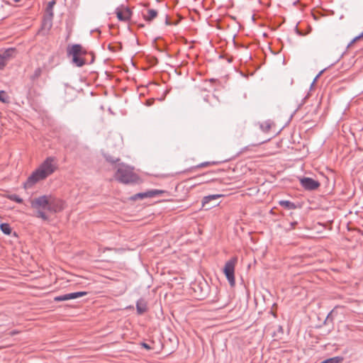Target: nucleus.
<instances>
[{
  "label": "nucleus",
  "mask_w": 363,
  "mask_h": 363,
  "mask_svg": "<svg viewBox=\"0 0 363 363\" xmlns=\"http://www.w3.org/2000/svg\"><path fill=\"white\" fill-rule=\"evenodd\" d=\"M325 71V69H323L321 70L317 75L316 77L314 78L312 84H311V86H313L315 84V82L317 81V79L320 77V75L323 73V72Z\"/></svg>",
  "instance_id": "393cba45"
},
{
  "label": "nucleus",
  "mask_w": 363,
  "mask_h": 363,
  "mask_svg": "<svg viewBox=\"0 0 363 363\" xmlns=\"http://www.w3.org/2000/svg\"><path fill=\"white\" fill-rule=\"evenodd\" d=\"M15 54V49L9 48L0 54V69H3L7 62L11 59Z\"/></svg>",
  "instance_id": "6e6552de"
},
{
  "label": "nucleus",
  "mask_w": 363,
  "mask_h": 363,
  "mask_svg": "<svg viewBox=\"0 0 363 363\" xmlns=\"http://www.w3.org/2000/svg\"><path fill=\"white\" fill-rule=\"evenodd\" d=\"M278 331L280 333H283V328L282 326L279 325L278 328Z\"/></svg>",
  "instance_id": "c756f323"
},
{
  "label": "nucleus",
  "mask_w": 363,
  "mask_h": 363,
  "mask_svg": "<svg viewBox=\"0 0 363 363\" xmlns=\"http://www.w3.org/2000/svg\"><path fill=\"white\" fill-rule=\"evenodd\" d=\"M117 17L120 21H126L130 18L129 11L127 10L125 11H118L116 12Z\"/></svg>",
  "instance_id": "4468645a"
},
{
  "label": "nucleus",
  "mask_w": 363,
  "mask_h": 363,
  "mask_svg": "<svg viewBox=\"0 0 363 363\" xmlns=\"http://www.w3.org/2000/svg\"><path fill=\"white\" fill-rule=\"evenodd\" d=\"M279 204L288 210L296 209L297 207L294 203L287 200H281L279 201Z\"/></svg>",
  "instance_id": "9b49d317"
},
{
  "label": "nucleus",
  "mask_w": 363,
  "mask_h": 363,
  "mask_svg": "<svg viewBox=\"0 0 363 363\" xmlns=\"http://www.w3.org/2000/svg\"><path fill=\"white\" fill-rule=\"evenodd\" d=\"M223 195L221 194H212L204 196L202 200L203 206H205L207 203H208L210 201L213 200H216L220 198Z\"/></svg>",
  "instance_id": "f8f14e48"
},
{
  "label": "nucleus",
  "mask_w": 363,
  "mask_h": 363,
  "mask_svg": "<svg viewBox=\"0 0 363 363\" xmlns=\"http://www.w3.org/2000/svg\"><path fill=\"white\" fill-rule=\"evenodd\" d=\"M147 302L143 298L139 299L136 303L137 313L139 315L143 314L147 311Z\"/></svg>",
  "instance_id": "9d476101"
},
{
  "label": "nucleus",
  "mask_w": 363,
  "mask_h": 363,
  "mask_svg": "<svg viewBox=\"0 0 363 363\" xmlns=\"http://www.w3.org/2000/svg\"><path fill=\"white\" fill-rule=\"evenodd\" d=\"M86 294H87V292H86V291L73 292V293H69V294H66L64 295L55 296L54 298V301L56 302L65 301H68V300H71V299L78 298L82 297Z\"/></svg>",
  "instance_id": "423d86ee"
},
{
  "label": "nucleus",
  "mask_w": 363,
  "mask_h": 363,
  "mask_svg": "<svg viewBox=\"0 0 363 363\" xmlns=\"http://www.w3.org/2000/svg\"><path fill=\"white\" fill-rule=\"evenodd\" d=\"M31 206L35 209L41 210H55L52 205V198L48 196H41L33 199L31 202Z\"/></svg>",
  "instance_id": "20e7f679"
},
{
  "label": "nucleus",
  "mask_w": 363,
  "mask_h": 363,
  "mask_svg": "<svg viewBox=\"0 0 363 363\" xmlns=\"http://www.w3.org/2000/svg\"><path fill=\"white\" fill-rule=\"evenodd\" d=\"M162 191H159V190H151V191H147L146 192H143V193H139V194H137L134 196V199H145V198H151V197H153L156 195H158L161 193Z\"/></svg>",
  "instance_id": "1a4fd4ad"
},
{
  "label": "nucleus",
  "mask_w": 363,
  "mask_h": 363,
  "mask_svg": "<svg viewBox=\"0 0 363 363\" xmlns=\"http://www.w3.org/2000/svg\"><path fill=\"white\" fill-rule=\"evenodd\" d=\"M115 178L119 182L125 184L137 183L139 180L138 176L133 172V169L123 163L118 165Z\"/></svg>",
  "instance_id": "f03ea898"
},
{
  "label": "nucleus",
  "mask_w": 363,
  "mask_h": 363,
  "mask_svg": "<svg viewBox=\"0 0 363 363\" xmlns=\"http://www.w3.org/2000/svg\"><path fill=\"white\" fill-rule=\"evenodd\" d=\"M328 363H341L343 361V357L337 356L331 358L327 359Z\"/></svg>",
  "instance_id": "412c9836"
},
{
  "label": "nucleus",
  "mask_w": 363,
  "mask_h": 363,
  "mask_svg": "<svg viewBox=\"0 0 363 363\" xmlns=\"http://www.w3.org/2000/svg\"><path fill=\"white\" fill-rule=\"evenodd\" d=\"M0 229L5 235H9L11 233V228L8 223H1L0 225Z\"/></svg>",
  "instance_id": "a211bd4d"
},
{
  "label": "nucleus",
  "mask_w": 363,
  "mask_h": 363,
  "mask_svg": "<svg viewBox=\"0 0 363 363\" xmlns=\"http://www.w3.org/2000/svg\"><path fill=\"white\" fill-rule=\"evenodd\" d=\"M57 169L56 159L53 157H48L28 178L24 184L25 188H30L38 182L45 179L52 174Z\"/></svg>",
  "instance_id": "f257e3e1"
},
{
  "label": "nucleus",
  "mask_w": 363,
  "mask_h": 363,
  "mask_svg": "<svg viewBox=\"0 0 363 363\" xmlns=\"http://www.w3.org/2000/svg\"><path fill=\"white\" fill-rule=\"evenodd\" d=\"M210 164H211V162H202V163L199 164V165H197L196 167H198V168L204 167H207Z\"/></svg>",
  "instance_id": "a878e982"
},
{
  "label": "nucleus",
  "mask_w": 363,
  "mask_h": 363,
  "mask_svg": "<svg viewBox=\"0 0 363 363\" xmlns=\"http://www.w3.org/2000/svg\"><path fill=\"white\" fill-rule=\"evenodd\" d=\"M13 1H15V2H20V1H21V0H13Z\"/></svg>",
  "instance_id": "f704fd0d"
},
{
  "label": "nucleus",
  "mask_w": 363,
  "mask_h": 363,
  "mask_svg": "<svg viewBox=\"0 0 363 363\" xmlns=\"http://www.w3.org/2000/svg\"><path fill=\"white\" fill-rule=\"evenodd\" d=\"M237 261H238L237 257H232L230 259H229L228 262H226L224 269H223V272H224L229 284H230V286L235 285V267Z\"/></svg>",
  "instance_id": "39448f33"
},
{
  "label": "nucleus",
  "mask_w": 363,
  "mask_h": 363,
  "mask_svg": "<svg viewBox=\"0 0 363 363\" xmlns=\"http://www.w3.org/2000/svg\"><path fill=\"white\" fill-rule=\"evenodd\" d=\"M260 128L265 132H267L271 128V123L269 122H265L260 125Z\"/></svg>",
  "instance_id": "b1692460"
},
{
  "label": "nucleus",
  "mask_w": 363,
  "mask_h": 363,
  "mask_svg": "<svg viewBox=\"0 0 363 363\" xmlns=\"http://www.w3.org/2000/svg\"><path fill=\"white\" fill-rule=\"evenodd\" d=\"M143 346L145 348H147V349H150V346L147 344H146V343H143Z\"/></svg>",
  "instance_id": "c85d7f7f"
},
{
  "label": "nucleus",
  "mask_w": 363,
  "mask_h": 363,
  "mask_svg": "<svg viewBox=\"0 0 363 363\" xmlns=\"http://www.w3.org/2000/svg\"><path fill=\"white\" fill-rule=\"evenodd\" d=\"M16 333V332H15V331H13V332L11 333V335H14Z\"/></svg>",
  "instance_id": "c9c22d12"
},
{
  "label": "nucleus",
  "mask_w": 363,
  "mask_h": 363,
  "mask_svg": "<svg viewBox=\"0 0 363 363\" xmlns=\"http://www.w3.org/2000/svg\"><path fill=\"white\" fill-rule=\"evenodd\" d=\"M363 37V32L358 36H357V38H361Z\"/></svg>",
  "instance_id": "7c9ffc66"
},
{
  "label": "nucleus",
  "mask_w": 363,
  "mask_h": 363,
  "mask_svg": "<svg viewBox=\"0 0 363 363\" xmlns=\"http://www.w3.org/2000/svg\"><path fill=\"white\" fill-rule=\"evenodd\" d=\"M301 186L306 190H315L319 186L320 183L312 178L303 177L300 179Z\"/></svg>",
  "instance_id": "0eeeda50"
},
{
  "label": "nucleus",
  "mask_w": 363,
  "mask_h": 363,
  "mask_svg": "<svg viewBox=\"0 0 363 363\" xmlns=\"http://www.w3.org/2000/svg\"><path fill=\"white\" fill-rule=\"evenodd\" d=\"M6 198L11 201H15L18 203H23V199H21L19 196L15 194H10L6 196Z\"/></svg>",
  "instance_id": "f3484780"
},
{
  "label": "nucleus",
  "mask_w": 363,
  "mask_h": 363,
  "mask_svg": "<svg viewBox=\"0 0 363 363\" xmlns=\"http://www.w3.org/2000/svg\"><path fill=\"white\" fill-rule=\"evenodd\" d=\"M0 101L6 103L8 102V96L4 91H0Z\"/></svg>",
  "instance_id": "5701e85b"
},
{
  "label": "nucleus",
  "mask_w": 363,
  "mask_h": 363,
  "mask_svg": "<svg viewBox=\"0 0 363 363\" xmlns=\"http://www.w3.org/2000/svg\"><path fill=\"white\" fill-rule=\"evenodd\" d=\"M86 53L81 45L75 44L67 48V55L72 57V63L77 67H82L85 60L81 57Z\"/></svg>",
  "instance_id": "7ed1b4c3"
},
{
  "label": "nucleus",
  "mask_w": 363,
  "mask_h": 363,
  "mask_svg": "<svg viewBox=\"0 0 363 363\" xmlns=\"http://www.w3.org/2000/svg\"><path fill=\"white\" fill-rule=\"evenodd\" d=\"M42 74V69L40 67H38L34 70L33 74L30 76V79L35 81L38 79Z\"/></svg>",
  "instance_id": "aec40b11"
},
{
  "label": "nucleus",
  "mask_w": 363,
  "mask_h": 363,
  "mask_svg": "<svg viewBox=\"0 0 363 363\" xmlns=\"http://www.w3.org/2000/svg\"><path fill=\"white\" fill-rule=\"evenodd\" d=\"M35 216L42 218L43 220H48V216L41 209L38 210Z\"/></svg>",
  "instance_id": "4be33fe9"
},
{
  "label": "nucleus",
  "mask_w": 363,
  "mask_h": 363,
  "mask_svg": "<svg viewBox=\"0 0 363 363\" xmlns=\"http://www.w3.org/2000/svg\"><path fill=\"white\" fill-rule=\"evenodd\" d=\"M320 363H328V359H325V360L323 361V362H320Z\"/></svg>",
  "instance_id": "72a5a7b5"
},
{
  "label": "nucleus",
  "mask_w": 363,
  "mask_h": 363,
  "mask_svg": "<svg viewBox=\"0 0 363 363\" xmlns=\"http://www.w3.org/2000/svg\"><path fill=\"white\" fill-rule=\"evenodd\" d=\"M157 15V12L156 10L154 9H149L147 11V15H145V19L147 21H151L152 19H154Z\"/></svg>",
  "instance_id": "dca6fc26"
},
{
  "label": "nucleus",
  "mask_w": 363,
  "mask_h": 363,
  "mask_svg": "<svg viewBox=\"0 0 363 363\" xmlns=\"http://www.w3.org/2000/svg\"><path fill=\"white\" fill-rule=\"evenodd\" d=\"M52 205L55 210H49L50 212H59L63 209V203L61 201H54L52 199Z\"/></svg>",
  "instance_id": "ddd939ff"
},
{
  "label": "nucleus",
  "mask_w": 363,
  "mask_h": 363,
  "mask_svg": "<svg viewBox=\"0 0 363 363\" xmlns=\"http://www.w3.org/2000/svg\"><path fill=\"white\" fill-rule=\"evenodd\" d=\"M359 38H357V37H355L353 40L352 41V43L355 42L356 40H358Z\"/></svg>",
  "instance_id": "2f4dec72"
},
{
  "label": "nucleus",
  "mask_w": 363,
  "mask_h": 363,
  "mask_svg": "<svg viewBox=\"0 0 363 363\" xmlns=\"http://www.w3.org/2000/svg\"><path fill=\"white\" fill-rule=\"evenodd\" d=\"M297 223L296 222H291L290 223V228H288V230H291L294 228L295 225H296Z\"/></svg>",
  "instance_id": "cd10ccee"
},
{
  "label": "nucleus",
  "mask_w": 363,
  "mask_h": 363,
  "mask_svg": "<svg viewBox=\"0 0 363 363\" xmlns=\"http://www.w3.org/2000/svg\"><path fill=\"white\" fill-rule=\"evenodd\" d=\"M52 17L47 16L44 18L42 27L43 29L50 30L52 25Z\"/></svg>",
  "instance_id": "2eb2a0df"
},
{
  "label": "nucleus",
  "mask_w": 363,
  "mask_h": 363,
  "mask_svg": "<svg viewBox=\"0 0 363 363\" xmlns=\"http://www.w3.org/2000/svg\"><path fill=\"white\" fill-rule=\"evenodd\" d=\"M55 4V1H50L46 8L48 16L53 17V6Z\"/></svg>",
  "instance_id": "6ab92c4d"
},
{
  "label": "nucleus",
  "mask_w": 363,
  "mask_h": 363,
  "mask_svg": "<svg viewBox=\"0 0 363 363\" xmlns=\"http://www.w3.org/2000/svg\"><path fill=\"white\" fill-rule=\"evenodd\" d=\"M330 314L328 315V316H327V318L325 319V322L330 319Z\"/></svg>",
  "instance_id": "473e14b6"
},
{
  "label": "nucleus",
  "mask_w": 363,
  "mask_h": 363,
  "mask_svg": "<svg viewBox=\"0 0 363 363\" xmlns=\"http://www.w3.org/2000/svg\"><path fill=\"white\" fill-rule=\"evenodd\" d=\"M106 160L110 162L111 163H116L118 161H119V159H113V157H106Z\"/></svg>",
  "instance_id": "bb28decb"
}]
</instances>
